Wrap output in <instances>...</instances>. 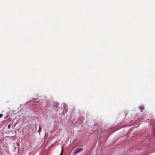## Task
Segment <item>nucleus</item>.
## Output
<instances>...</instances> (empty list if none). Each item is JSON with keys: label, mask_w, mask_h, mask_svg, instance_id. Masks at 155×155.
I'll use <instances>...</instances> for the list:
<instances>
[{"label": "nucleus", "mask_w": 155, "mask_h": 155, "mask_svg": "<svg viewBox=\"0 0 155 155\" xmlns=\"http://www.w3.org/2000/svg\"><path fill=\"white\" fill-rule=\"evenodd\" d=\"M10 124H9V125H8V129H10Z\"/></svg>", "instance_id": "nucleus-8"}, {"label": "nucleus", "mask_w": 155, "mask_h": 155, "mask_svg": "<svg viewBox=\"0 0 155 155\" xmlns=\"http://www.w3.org/2000/svg\"><path fill=\"white\" fill-rule=\"evenodd\" d=\"M83 150V148L81 147H78L73 152L74 154L75 155L77 153L80 152Z\"/></svg>", "instance_id": "nucleus-1"}, {"label": "nucleus", "mask_w": 155, "mask_h": 155, "mask_svg": "<svg viewBox=\"0 0 155 155\" xmlns=\"http://www.w3.org/2000/svg\"><path fill=\"white\" fill-rule=\"evenodd\" d=\"M54 106L57 107L58 105H59L58 103L57 102H55L54 103Z\"/></svg>", "instance_id": "nucleus-4"}, {"label": "nucleus", "mask_w": 155, "mask_h": 155, "mask_svg": "<svg viewBox=\"0 0 155 155\" xmlns=\"http://www.w3.org/2000/svg\"><path fill=\"white\" fill-rule=\"evenodd\" d=\"M63 152V147H61V153L60 155H61V154Z\"/></svg>", "instance_id": "nucleus-5"}, {"label": "nucleus", "mask_w": 155, "mask_h": 155, "mask_svg": "<svg viewBox=\"0 0 155 155\" xmlns=\"http://www.w3.org/2000/svg\"><path fill=\"white\" fill-rule=\"evenodd\" d=\"M151 124L152 125H155V120H154L152 119L150 120Z\"/></svg>", "instance_id": "nucleus-2"}, {"label": "nucleus", "mask_w": 155, "mask_h": 155, "mask_svg": "<svg viewBox=\"0 0 155 155\" xmlns=\"http://www.w3.org/2000/svg\"><path fill=\"white\" fill-rule=\"evenodd\" d=\"M3 116V114H0V118L2 117Z\"/></svg>", "instance_id": "nucleus-7"}, {"label": "nucleus", "mask_w": 155, "mask_h": 155, "mask_svg": "<svg viewBox=\"0 0 155 155\" xmlns=\"http://www.w3.org/2000/svg\"><path fill=\"white\" fill-rule=\"evenodd\" d=\"M41 127L40 126H39V130H38V132L40 133V132L41 131Z\"/></svg>", "instance_id": "nucleus-6"}, {"label": "nucleus", "mask_w": 155, "mask_h": 155, "mask_svg": "<svg viewBox=\"0 0 155 155\" xmlns=\"http://www.w3.org/2000/svg\"><path fill=\"white\" fill-rule=\"evenodd\" d=\"M139 108L140 109V111L142 112L144 109V107L143 106H141L139 107Z\"/></svg>", "instance_id": "nucleus-3"}]
</instances>
